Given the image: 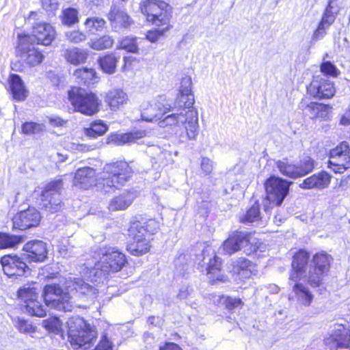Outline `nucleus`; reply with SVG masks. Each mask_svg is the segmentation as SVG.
I'll list each match as a JSON object with an SVG mask.
<instances>
[{
	"instance_id": "nucleus-61",
	"label": "nucleus",
	"mask_w": 350,
	"mask_h": 350,
	"mask_svg": "<svg viewBox=\"0 0 350 350\" xmlns=\"http://www.w3.org/2000/svg\"><path fill=\"white\" fill-rule=\"evenodd\" d=\"M339 124L343 126L350 125V109H346L345 113L341 116Z\"/></svg>"
},
{
	"instance_id": "nucleus-25",
	"label": "nucleus",
	"mask_w": 350,
	"mask_h": 350,
	"mask_svg": "<svg viewBox=\"0 0 350 350\" xmlns=\"http://www.w3.org/2000/svg\"><path fill=\"white\" fill-rule=\"evenodd\" d=\"M8 92L13 100L25 101L29 96V90L21 77L16 74H10L8 77Z\"/></svg>"
},
{
	"instance_id": "nucleus-47",
	"label": "nucleus",
	"mask_w": 350,
	"mask_h": 350,
	"mask_svg": "<svg viewBox=\"0 0 350 350\" xmlns=\"http://www.w3.org/2000/svg\"><path fill=\"white\" fill-rule=\"evenodd\" d=\"M185 116H187V115H185V113L180 111L178 113L170 114L167 113L166 115L163 116L162 118L160 119L158 124L161 127L176 126L178 124L179 122L180 121V118Z\"/></svg>"
},
{
	"instance_id": "nucleus-5",
	"label": "nucleus",
	"mask_w": 350,
	"mask_h": 350,
	"mask_svg": "<svg viewBox=\"0 0 350 350\" xmlns=\"http://www.w3.org/2000/svg\"><path fill=\"white\" fill-rule=\"evenodd\" d=\"M68 340L74 349H79L96 338L93 329L83 317H71L66 322Z\"/></svg>"
},
{
	"instance_id": "nucleus-26",
	"label": "nucleus",
	"mask_w": 350,
	"mask_h": 350,
	"mask_svg": "<svg viewBox=\"0 0 350 350\" xmlns=\"http://www.w3.org/2000/svg\"><path fill=\"white\" fill-rule=\"evenodd\" d=\"M332 178V176L329 172L321 170L305 178L299 187L304 189H323L329 185Z\"/></svg>"
},
{
	"instance_id": "nucleus-62",
	"label": "nucleus",
	"mask_w": 350,
	"mask_h": 350,
	"mask_svg": "<svg viewBox=\"0 0 350 350\" xmlns=\"http://www.w3.org/2000/svg\"><path fill=\"white\" fill-rule=\"evenodd\" d=\"M49 122L52 124L57 126H62L65 122L64 120H63L62 118H58V117L50 118Z\"/></svg>"
},
{
	"instance_id": "nucleus-36",
	"label": "nucleus",
	"mask_w": 350,
	"mask_h": 350,
	"mask_svg": "<svg viewBox=\"0 0 350 350\" xmlns=\"http://www.w3.org/2000/svg\"><path fill=\"white\" fill-rule=\"evenodd\" d=\"M255 265L245 258H238L233 264V270L243 279L249 278L252 274Z\"/></svg>"
},
{
	"instance_id": "nucleus-51",
	"label": "nucleus",
	"mask_w": 350,
	"mask_h": 350,
	"mask_svg": "<svg viewBox=\"0 0 350 350\" xmlns=\"http://www.w3.org/2000/svg\"><path fill=\"white\" fill-rule=\"evenodd\" d=\"M220 299H224V305L225 308L228 311H232L237 308H242L244 305L243 301L239 297L233 298L230 296L221 295Z\"/></svg>"
},
{
	"instance_id": "nucleus-20",
	"label": "nucleus",
	"mask_w": 350,
	"mask_h": 350,
	"mask_svg": "<svg viewBox=\"0 0 350 350\" xmlns=\"http://www.w3.org/2000/svg\"><path fill=\"white\" fill-rule=\"evenodd\" d=\"M25 258L29 262L40 263L44 262L48 258V249L46 243L41 240H31L27 241L22 249Z\"/></svg>"
},
{
	"instance_id": "nucleus-21",
	"label": "nucleus",
	"mask_w": 350,
	"mask_h": 350,
	"mask_svg": "<svg viewBox=\"0 0 350 350\" xmlns=\"http://www.w3.org/2000/svg\"><path fill=\"white\" fill-rule=\"evenodd\" d=\"M310 259V253L304 249L298 250L293 256L289 280L298 282L305 273Z\"/></svg>"
},
{
	"instance_id": "nucleus-30",
	"label": "nucleus",
	"mask_w": 350,
	"mask_h": 350,
	"mask_svg": "<svg viewBox=\"0 0 350 350\" xmlns=\"http://www.w3.org/2000/svg\"><path fill=\"white\" fill-rule=\"evenodd\" d=\"M134 198L133 192L126 189L110 200L108 208L111 211H124L132 204Z\"/></svg>"
},
{
	"instance_id": "nucleus-7",
	"label": "nucleus",
	"mask_w": 350,
	"mask_h": 350,
	"mask_svg": "<svg viewBox=\"0 0 350 350\" xmlns=\"http://www.w3.org/2000/svg\"><path fill=\"white\" fill-rule=\"evenodd\" d=\"M254 232L234 230L232 232L223 243L224 250L228 254L239 251L245 247L247 255L253 254L260 250L262 242L254 237Z\"/></svg>"
},
{
	"instance_id": "nucleus-57",
	"label": "nucleus",
	"mask_w": 350,
	"mask_h": 350,
	"mask_svg": "<svg viewBox=\"0 0 350 350\" xmlns=\"http://www.w3.org/2000/svg\"><path fill=\"white\" fill-rule=\"evenodd\" d=\"M22 133L27 135L35 134L40 130L39 124L33 122H25L21 126Z\"/></svg>"
},
{
	"instance_id": "nucleus-29",
	"label": "nucleus",
	"mask_w": 350,
	"mask_h": 350,
	"mask_svg": "<svg viewBox=\"0 0 350 350\" xmlns=\"http://www.w3.org/2000/svg\"><path fill=\"white\" fill-rule=\"evenodd\" d=\"M120 57L116 52H108L97 59V63L101 71L107 75L116 72Z\"/></svg>"
},
{
	"instance_id": "nucleus-53",
	"label": "nucleus",
	"mask_w": 350,
	"mask_h": 350,
	"mask_svg": "<svg viewBox=\"0 0 350 350\" xmlns=\"http://www.w3.org/2000/svg\"><path fill=\"white\" fill-rule=\"evenodd\" d=\"M16 328L21 333L31 334L36 331V327L24 319H18L16 322Z\"/></svg>"
},
{
	"instance_id": "nucleus-48",
	"label": "nucleus",
	"mask_w": 350,
	"mask_h": 350,
	"mask_svg": "<svg viewBox=\"0 0 350 350\" xmlns=\"http://www.w3.org/2000/svg\"><path fill=\"white\" fill-rule=\"evenodd\" d=\"M62 23L67 26H72L79 22L78 11L73 8H68L62 11Z\"/></svg>"
},
{
	"instance_id": "nucleus-50",
	"label": "nucleus",
	"mask_w": 350,
	"mask_h": 350,
	"mask_svg": "<svg viewBox=\"0 0 350 350\" xmlns=\"http://www.w3.org/2000/svg\"><path fill=\"white\" fill-rule=\"evenodd\" d=\"M106 144L113 146H124L127 144L126 133H120L112 132L106 137Z\"/></svg>"
},
{
	"instance_id": "nucleus-22",
	"label": "nucleus",
	"mask_w": 350,
	"mask_h": 350,
	"mask_svg": "<svg viewBox=\"0 0 350 350\" xmlns=\"http://www.w3.org/2000/svg\"><path fill=\"white\" fill-rule=\"evenodd\" d=\"M206 271L210 285L213 286L228 281V277L223 271V260L217 254L209 259Z\"/></svg>"
},
{
	"instance_id": "nucleus-39",
	"label": "nucleus",
	"mask_w": 350,
	"mask_h": 350,
	"mask_svg": "<svg viewBox=\"0 0 350 350\" xmlns=\"http://www.w3.org/2000/svg\"><path fill=\"white\" fill-rule=\"evenodd\" d=\"M295 178H299L306 176L311 172L314 168V161L309 156H305L295 163Z\"/></svg>"
},
{
	"instance_id": "nucleus-49",
	"label": "nucleus",
	"mask_w": 350,
	"mask_h": 350,
	"mask_svg": "<svg viewBox=\"0 0 350 350\" xmlns=\"http://www.w3.org/2000/svg\"><path fill=\"white\" fill-rule=\"evenodd\" d=\"M320 71L325 77L337 78L340 74V70L330 61H324L320 64Z\"/></svg>"
},
{
	"instance_id": "nucleus-54",
	"label": "nucleus",
	"mask_w": 350,
	"mask_h": 350,
	"mask_svg": "<svg viewBox=\"0 0 350 350\" xmlns=\"http://www.w3.org/2000/svg\"><path fill=\"white\" fill-rule=\"evenodd\" d=\"M66 39L71 43L78 44L86 39V35L79 30H72L66 33Z\"/></svg>"
},
{
	"instance_id": "nucleus-28",
	"label": "nucleus",
	"mask_w": 350,
	"mask_h": 350,
	"mask_svg": "<svg viewBox=\"0 0 350 350\" xmlns=\"http://www.w3.org/2000/svg\"><path fill=\"white\" fill-rule=\"evenodd\" d=\"M105 102L111 111L119 109L126 104L129 98L127 94L120 88L109 90L105 95Z\"/></svg>"
},
{
	"instance_id": "nucleus-15",
	"label": "nucleus",
	"mask_w": 350,
	"mask_h": 350,
	"mask_svg": "<svg viewBox=\"0 0 350 350\" xmlns=\"http://www.w3.org/2000/svg\"><path fill=\"white\" fill-rule=\"evenodd\" d=\"M306 92L311 97L323 100L332 98L336 93V89L333 82L317 75L312 77L306 87Z\"/></svg>"
},
{
	"instance_id": "nucleus-37",
	"label": "nucleus",
	"mask_w": 350,
	"mask_h": 350,
	"mask_svg": "<svg viewBox=\"0 0 350 350\" xmlns=\"http://www.w3.org/2000/svg\"><path fill=\"white\" fill-rule=\"evenodd\" d=\"M292 287L296 297L304 306H310L313 300V295L302 283L295 282Z\"/></svg>"
},
{
	"instance_id": "nucleus-27",
	"label": "nucleus",
	"mask_w": 350,
	"mask_h": 350,
	"mask_svg": "<svg viewBox=\"0 0 350 350\" xmlns=\"http://www.w3.org/2000/svg\"><path fill=\"white\" fill-rule=\"evenodd\" d=\"M299 109L302 111H308L311 115L310 118L312 120L321 118L325 120L327 118L328 111L330 109L329 105L319 102H310L308 103L306 98H303L299 103Z\"/></svg>"
},
{
	"instance_id": "nucleus-34",
	"label": "nucleus",
	"mask_w": 350,
	"mask_h": 350,
	"mask_svg": "<svg viewBox=\"0 0 350 350\" xmlns=\"http://www.w3.org/2000/svg\"><path fill=\"white\" fill-rule=\"evenodd\" d=\"M73 75L78 83L88 87L98 81L97 73L93 68L82 67L77 68L74 71Z\"/></svg>"
},
{
	"instance_id": "nucleus-41",
	"label": "nucleus",
	"mask_w": 350,
	"mask_h": 350,
	"mask_svg": "<svg viewBox=\"0 0 350 350\" xmlns=\"http://www.w3.org/2000/svg\"><path fill=\"white\" fill-rule=\"evenodd\" d=\"M346 157H350V145L347 141L339 142L336 146L331 148L327 153L328 160Z\"/></svg>"
},
{
	"instance_id": "nucleus-2",
	"label": "nucleus",
	"mask_w": 350,
	"mask_h": 350,
	"mask_svg": "<svg viewBox=\"0 0 350 350\" xmlns=\"http://www.w3.org/2000/svg\"><path fill=\"white\" fill-rule=\"evenodd\" d=\"M139 9L146 23L156 27L146 33L145 38L149 42H158L172 29L173 7L170 3L163 0H142Z\"/></svg>"
},
{
	"instance_id": "nucleus-38",
	"label": "nucleus",
	"mask_w": 350,
	"mask_h": 350,
	"mask_svg": "<svg viewBox=\"0 0 350 350\" xmlns=\"http://www.w3.org/2000/svg\"><path fill=\"white\" fill-rule=\"evenodd\" d=\"M327 167L334 174H342L350 170V156L333 160H327Z\"/></svg>"
},
{
	"instance_id": "nucleus-46",
	"label": "nucleus",
	"mask_w": 350,
	"mask_h": 350,
	"mask_svg": "<svg viewBox=\"0 0 350 350\" xmlns=\"http://www.w3.org/2000/svg\"><path fill=\"white\" fill-rule=\"evenodd\" d=\"M276 167L279 172L284 176L291 178H295V163H289L288 159H284L282 160H278L275 163Z\"/></svg>"
},
{
	"instance_id": "nucleus-60",
	"label": "nucleus",
	"mask_w": 350,
	"mask_h": 350,
	"mask_svg": "<svg viewBox=\"0 0 350 350\" xmlns=\"http://www.w3.org/2000/svg\"><path fill=\"white\" fill-rule=\"evenodd\" d=\"M159 350H183L182 348L175 342H165L163 345L159 347Z\"/></svg>"
},
{
	"instance_id": "nucleus-32",
	"label": "nucleus",
	"mask_w": 350,
	"mask_h": 350,
	"mask_svg": "<svg viewBox=\"0 0 350 350\" xmlns=\"http://www.w3.org/2000/svg\"><path fill=\"white\" fill-rule=\"evenodd\" d=\"M63 57L68 64L79 66L87 62L89 52L78 47L69 48L64 51Z\"/></svg>"
},
{
	"instance_id": "nucleus-42",
	"label": "nucleus",
	"mask_w": 350,
	"mask_h": 350,
	"mask_svg": "<svg viewBox=\"0 0 350 350\" xmlns=\"http://www.w3.org/2000/svg\"><path fill=\"white\" fill-rule=\"evenodd\" d=\"M260 204L258 200H256L252 206L247 209L245 213L240 218L241 223H253L260 220Z\"/></svg>"
},
{
	"instance_id": "nucleus-43",
	"label": "nucleus",
	"mask_w": 350,
	"mask_h": 350,
	"mask_svg": "<svg viewBox=\"0 0 350 350\" xmlns=\"http://www.w3.org/2000/svg\"><path fill=\"white\" fill-rule=\"evenodd\" d=\"M42 326L49 333L62 334L64 332L62 321L59 317L55 315L50 316L43 320Z\"/></svg>"
},
{
	"instance_id": "nucleus-40",
	"label": "nucleus",
	"mask_w": 350,
	"mask_h": 350,
	"mask_svg": "<svg viewBox=\"0 0 350 350\" xmlns=\"http://www.w3.org/2000/svg\"><path fill=\"white\" fill-rule=\"evenodd\" d=\"M119 50H123L127 53L137 54L139 52V48L137 43V38L135 36H126L122 37L117 46Z\"/></svg>"
},
{
	"instance_id": "nucleus-17",
	"label": "nucleus",
	"mask_w": 350,
	"mask_h": 350,
	"mask_svg": "<svg viewBox=\"0 0 350 350\" xmlns=\"http://www.w3.org/2000/svg\"><path fill=\"white\" fill-rule=\"evenodd\" d=\"M31 44L48 46L56 38V30L49 23H36L31 27Z\"/></svg>"
},
{
	"instance_id": "nucleus-13",
	"label": "nucleus",
	"mask_w": 350,
	"mask_h": 350,
	"mask_svg": "<svg viewBox=\"0 0 350 350\" xmlns=\"http://www.w3.org/2000/svg\"><path fill=\"white\" fill-rule=\"evenodd\" d=\"M98 264H100V269L102 271L117 273L122 270L129 264V261L126 255L120 250L105 247Z\"/></svg>"
},
{
	"instance_id": "nucleus-23",
	"label": "nucleus",
	"mask_w": 350,
	"mask_h": 350,
	"mask_svg": "<svg viewBox=\"0 0 350 350\" xmlns=\"http://www.w3.org/2000/svg\"><path fill=\"white\" fill-rule=\"evenodd\" d=\"M325 342L335 349H350V329L345 325L338 324L337 328L325 340Z\"/></svg>"
},
{
	"instance_id": "nucleus-12",
	"label": "nucleus",
	"mask_w": 350,
	"mask_h": 350,
	"mask_svg": "<svg viewBox=\"0 0 350 350\" xmlns=\"http://www.w3.org/2000/svg\"><path fill=\"white\" fill-rule=\"evenodd\" d=\"M17 299L20 305L30 316L44 317L46 315V310L38 301L37 288L31 286H23L17 291Z\"/></svg>"
},
{
	"instance_id": "nucleus-31",
	"label": "nucleus",
	"mask_w": 350,
	"mask_h": 350,
	"mask_svg": "<svg viewBox=\"0 0 350 350\" xmlns=\"http://www.w3.org/2000/svg\"><path fill=\"white\" fill-rule=\"evenodd\" d=\"M107 18L111 23L118 25L120 27L125 29L130 27L133 24V21L128 13L116 6L111 8Z\"/></svg>"
},
{
	"instance_id": "nucleus-4",
	"label": "nucleus",
	"mask_w": 350,
	"mask_h": 350,
	"mask_svg": "<svg viewBox=\"0 0 350 350\" xmlns=\"http://www.w3.org/2000/svg\"><path fill=\"white\" fill-rule=\"evenodd\" d=\"M67 98L73 111L83 116L92 117L100 111L102 101L97 94L81 87L71 86L68 90Z\"/></svg>"
},
{
	"instance_id": "nucleus-56",
	"label": "nucleus",
	"mask_w": 350,
	"mask_h": 350,
	"mask_svg": "<svg viewBox=\"0 0 350 350\" xmlns=\"http://www.w3.org/2000/svg\"><path fill=\"white\" fill-rule=\"evenodd\" d=\"M186 134L189 139H194L198 135L197 117L194 121H189L185 124Z\"/></svg>"
},
{
	"instance_id": "nucleus-45",
	"label": "nucleus",
	"mask_w": 350,
	"mask_h": 350,
	"mask_svg": "<svg viewBox=\"0 0 350 350\" xmlns=\"http://www.w3.org/2000/svg\"><path fill=\"white\" fill-rule=\"evenodd\" d=\"M84 25L89 31L98 32L106 27V21L100 17H89L85 20Z\"/></svg>"
},
{
	"instance_id": "nucleus-52",
	"label": "nucleus",
	"mask_w": 350,
	"mask_h": 350,
	"mask_svg": "<svg viewBox=\"0 0 350 350\" xmlns=\"http://www.w3.org/2000/svg\"><path fill=\"white\" fill-rule=\"evenodd\" d=\"M127 144L137 143L147 135L146 130H133L126 133Z\"/></svg>"
},
{
	"instance_id": "nucleus-55",
	"label": "nucleus",
	"mask_w": 350,
	"mask_h": 350,
	"mask_svg": "<svg viewBox=\"0 0 350 350\" xmlns=\"http://www.w3.org/2000/svg\"><path fill=\"white\" fill-rule=\"evenodd\" d=\"M75 289L81 294L85 295L93 290V287L81 278H76L74 281Z\"/></svg>"
},
{
	"instance_id": "nucleus-19",
	"label": "nucleus",
	"mask_w": 350,
	"mask_h": 350,
	"mask_svg": "<svg viewBox=\"0 0 350 350\" xmlns=\"http://www.w3.org/2000/svg\"><path fill=\"white\" fill-rule=\"evenodd\" d=\"M41 218L40 213L35 207L29 206L14 215L12 227L19 230L37 227L40 223Z\"/></svg>"
},
{
	"instance_id": "nucleus-24",
	"label": "nucleus",
	"mask_w": 350,
	"mask_h": 350,
	"mask_svg": "<svg viewBox=\"0 0 350 350\" xmlns=\"http://www.w3.org/2000/svg\"><path fill=\"white\" fill-rule=\"evenodd\" d=\"M333 10L334 7L332 5V1L329 0L323 13L321 21L313 32L312 40H318L322 38L326 34V29L334 24L338 12H334Z\"/></svg>"
},
{
	"instance_id": "nucleus-44",
	"label": "nucleus",
	"mask_w": 350,
	"mask_h": 350,
	"mask_svg": "<svg viewBox=\"0 0 350 350\" xmlns=\"http://www.w3.org/2000/svg\"><path fill=\"white\" fill-rule=\"evenodd\" d=\"M23 241L20 235L0 232V250L13 248Z\"/></svg>"
},
{
	"instance_id": "nucleus-59",
	"label": "nucleus",
	"mask_w": 350,
	"mask_h": 350,
	"mask_svg": "<svg viewBox=\"0 0 350 350\" xmlns=\"http://www.w3.org/2000/svg\"><path fill=\"white\" fill-rule=\"evenodd\" d=\"M200 165L202 170L206 174H210L211 173L213 165L211 161L208 158H202Z\"/></svg>"
},
{
	"instance_id": "nucleus-18",
	"label": "nucleus",
	"mask_w": 350,
	"mask_h": 350,
	"mask_svg": "<svg viewBox=\"0 0 350 350\" xmlns=\"http://www.w3.org/2000/svg\"><path fill=\"white\" fill-rule=\"evenodd\" d=\"M173 110V107L168 103L167 99L160 96L157 100L148 103L143 108L141 118L146 122H157L159 123L163 116Z\"/></svg>"
},
{
	"instance_id": "nucleus-9",
	"label": "nucleus",
	"mask_w": 350,
	"mask_h": 350,
	"mask_svg": "<svg viewBox=\"0 0 350 350\" xmlns=\"http://www.w3.org/2000/svg\"><path fill=\"white\" fill-rule=\"evenodd\" d=\"M30 41L29 33H21L18 34L17 42L15 46L16 56L27 67L34 68L43 63L45 56L40 49L30 46L31 44Z\"/></svg>"
},
{
	"instance_id": "nucleus-1",
	"label": "nucleus",
	"mask_w": 350,
	"mask_h": 350,
	"mask_svg": "<svg viewBox=\"0 0 350 350\" xmlns=\"http://www.w3.org/2000/svg\"><path fill=\"white\" fill-rule=\"evenodd\" d=\"M131 163L124 159L106 163L98 179L95 169L88 166L80 167L75 173L73 185L83 190L98 186L103 191L115 192L132 179L135 171Z\"/></svg>"
},
{
	"instance_id": "nucleus-58",
	"label": "nucleus",
	"mask_w": 350,
	"mask_h": 350,
	"mask_svg": "<svg viewBox=\"0 0 350 350\" xmlns=\"http://www.w3.org/2000/svg\"><path fill=\"white\" fill-rule=\"evenodd\" d=\"M94 350H112V344L106 336H104L101 338Z\"/></svg>"
},
{
	"instance_id": "nucleus-33",
	"label": "nucleus",
	"mask_w": 350,
	"mask_h": 350,
	"mask_svg": "<svg viewBox=\"0 0 350 350\" xmlns=\"http://www.w3.org/2000/svg\"><path fill=\"white\" fill-rule=\"evenodd\" d=\"M109 131V126L101 119L91 121L88 127L83 129L84 135L89 139H94L105 135Z\"/></svg>"
},
{
	"instance_id": "nucleus-63",
	"label": "nucleus",
	"mask_w": 350,
	"mask_h": 350,
	"mask_svg": "<svg viewBox=\"0 0 350 350\" xmlns=\"http://www.w3.org/2000/svg\"><path fill=\"white\" fill-rule=\"evenodd\" d=\"M123 60H124L123 67L126 68L127 66H131V64L133 63V62L135 60V59L131 56H124L123 57Z\"/></svg>"
},
{
	"instance_id": "nucleus-14",
	"label": "nucleus",
	"mask_w": 350,
	"mask_h": 350,
	"mask_svg": "<svg viewBox=\"0 0 350 350\" xmlns=\"http://www.w3.org/2000/svg\"><path fill=\"white\" fill-rule=\"evenodd\" d=\"M192 81L190 77H183L180 82L179 92L175 100L174 108L183 111L185 115L190 114L191 118L197 117V111L193 108L194 96L191 92Z\"/></svg>"
},
{
	"instance_id": "nucleus-11",
	"label": "nucleus",
	"mask_w": 350,
	"mask_h": 350,
	"mask_svg": "<svg viewBox=\"0 0 350 350\" xmlns=\"http://www.w3.org/2000/svg\"><path fill=\"white\" fill-rule=\"evenodd\" d=\"M62 187L63 180L60 178L47 183L40 193L39 208L49 213L60 211L64 206V203L59 198Z\"/></svg>"
},
{
	"instance_id": "nucleus-35",
	"label": "nucleus",
	"mask_w": 350,
	"mask_h": 350,
	"mask_svg": "<svg viewBox=\"0 0 350 350\" xmlns=\"http://www.w3.org/2000/svg\"><path fill=\"white\" fill-rule=\"evenodd\" d=\"M115 41L113 36L104 34L92 39L89 42V47L94 51H107L111 49Z\"/></svg>"
},
{
	"instance_id": "nucleus-6",
	"label": "nucleus",
	"mask_w": 350,
	"mask_h": 350,
	"mask_svg": "<svg viewBox=\"0 0 350 350\" xmlns=\"http://www.w3.org/2000/svg\"><path fill=\"white\" fill-rule=\"evenodd\" d=\"M292 182L278 176L271 175L264 182L265 199L269 204H264L265 211H269L274 206H280L288 196Z\"/></svg>"
},
{
	"instance_id": "nucleus-8",
	"label": "nucleus",
	"mask_w": 350,
	"mask_h": 350,
	"mask_svg": "<svg viewBox=\"0 0 350 350\" xmlns=\"http://www.w3.org/2000/svg\"><path fill=\"white\" fill-rule=\"evenodd\" d=\"M333 262L332 256L325 251L315 253L311 260L308 271L307 284L312 288H318L324 284L331 269Z\"/></svg>"
},
{
	"instance_id": "nucleus-3",
	"label": "nucleus",
	"mask_w": 350,
	"mask_h": 350,
	"mask_svg": "<svg viewBox=\"0 0 350 350\" xmlns=\"http://www.w3.org/2000/svg\"><path fill=\"white\" fill-rule=\"evenodd\" d=\"M156 222L153 219L143 221L137 217L129 221L125 237L127 242L126 250L133 256H142L149 253L152 249L150 235H152L157 228L152 227Z\"/></svg>"
},
{
	"instance_id": "nucleus-16",
	"label": "nucleus",
	"mask_w": 350,
	"mask_h": 350,
	"mask_svg": "<svg viewBox=\"0 0 350 350\" xmlns=\"http://www.w3.org/2000/svg\"><path fill=\"white\" fill-rule=\"evenodd\" d=\"M3 273L9 278L24 276L30 272L26 262L17 254H5L0 258Z\"/></svg>"
},
{
	"instance_id": "nucleus-10",
	"label": "nucleus",
	"mask_w": 350,
	"mask_h": 350,
	"mask_svg": "<svg viewBox=\"0 0 350 350\" xmlns=\"http://www.w3.org/2000/svg\"><path fill=\"white\" fill-rule=\"evenodd\" d=\"M42 297L44 304L50 308L62 312L72 310L71 295L59 284H46Z\"/></svg>"
}]
</instances>
